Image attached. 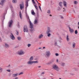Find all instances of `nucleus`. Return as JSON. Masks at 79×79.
Here are the masks:
<instances>
[{
  "instance_id": "obj_27",
  "label": "nucleus",
  "mask_w": 79,
  "mask_h": 79,
  "mask_svg": "<svg viewBox=\"0 0 79 79\" xmlns=\"http://www.w3.org/2000/svg\"><path fill=\"white\" fill-rule=\"evenodd\" d=\"M73 48H74L75 47H76V44L75 43L73 42Z\"/></svg>"
},
{
  "instance_id": "obj_20",
  "label": "nucleus",
  "mask_w": 79,
  "mask_h": 79,
  "mask_svg": "<svg viewBox=\"0 0 79 79\" xmlns=\"http://www.w3.org/2000/svg\"><path fill=\"white\" fill-rule=\"evenodd\" d=\"M62 5H63V2H60L59 3V5L60 6L61 8H62L63 6H62Z\"/></svg>"
},
{
  "instance_id": "obj_32",
  "label": "nucleus",
  "mask_w": 79,
  "mask_h": 79,
  "mask_svg": "<svg viewBox=\"0 0 79 79\" xmlns=\"http://www.w3.org/2000/svg\"><path fill=\"white\" fill-rule=\"evenodd\" d=\"M3 71V69L2 68V67H0V73H2Z\"/></svg>"
},
{
  "instance_id": "obj_5",
  "label": "nucleus",
  "mask_w": 79,
  "mask_h": 79,
  "mask_svg": "<svg viewBox=\"0 0 79 79\" xmlns=\"http://www.w3.org/2000/svg\"><path fill=\"white\" fill-rule=\"evenodd\" d=\"M23 31L24 32H28V30L27 29V26H25L23 28Z\"/></svg>"
},
{
  "instance_id": "obj_39",
  "label": "nucleus",
  "mask_w": 79,
  "mask_h": 79,
  "mask_svg": "<svg viewBox=\"0 0 79 79\" xmlns=\"http://www.w3.org/2000/svg\"><path fill=\"white\" fill-rule=\"evenodd\" d=\"M75 34H77V30H76L75 31Z\"/></svg>"
},
{
  "instance_id": "obj_51",
  "label": "nucleus",
  "mask_w": 79,
  "mask_h": 79,
  "mask_svg": "<svg viewBox=\"0 0 79 79\" xmlns=\"http://www.w3.org/2000/svg\"><path fill=\"white\" fill-rule=\"evenodd\" d=\"M15 79H19L18 77H16L15 78Z\"/></svg>"
},
{
  "instance_id": "obj_1",
  "label": "nucleus",
  "mask_w": 79,
  "mask_h": 79,
  "mask_svg": "<svg viewBox=\"0 0 79 79\" xmlns=\"http://www.w3.org/2000/svg\"><path fill=\"white\" fill-rule=\"evenodd\" d=\"M29 23L30 26V28L31 29L30 30V31H31V32H32V31H34V28L33 27L34 26V25L32 23L31 21H29Z\"/></svg>"
},
{
  "instance_id": "obj_47",
  "label": "nucleus",
  "mask_w": 79,
  "mask_h": 79,
  "mask_svg": "<svg viewBox=\"0 0 79 79\" xmlns=\"http://www.w3.org/2000/svg\"><path fill=\"white\" fill-rule=\"evenodd\" d=\"M7 71H8V72H10L11 71V70L10 69L7 70Z\"/></svg>"
},
{
  "instance_id": "obj_33",
  "label": "nucleus",
  "mask_w": 79,
  "mask_h": 79,
  "mask_svg": "<svg viewBox=\"0 0 79 79\" xmlns=\"http://www.w3.org/2000/svg\"><path fill=\"white\" fill-rule=\"evenodd\" d=\"M5 47H6V48H8L9 47L8 46V45L7 44H5Z\"/></svg>"
},
{
  "instance_id": "obj_52",
  "label": "nucleus",
  "mask_w": 79,
  "mask_h": 79,
  "mask_svg": "<svg viewBox=\"0 0 79 79\" xmlns=\"http://www.w3.org/2000/svg\"><path fill=\"white\" fill-rule=\"evenodd\" d=\"M55 45H57V43H56V42L55 43Z\"/></svg>"
},
{
  "instance_id": "obj_41",
  "label": "nucleus",
  "mask_w": 79,
  "mask_h": 79,
  "mask_svg": "<svg viewBox=\"0 0 79 79\" xmlns=\"http://www.w3.org/2000/svg\"><path fill=\"white\" fill-rule=\"evenodd\" d=\"M60 18H61V19H63V18H64L63 17V16H62V15H60Z\"/></svg>"
},
{
  "instance_id": "obj_53",
  "label": "nucleus",
  "mask_w": 79,
  "mask_h": 79,
  "mask_svg": "<svg viewBox=\"0 0 79 79\" xmlns=\"http://www.w3.org/2000/svg\"><path fill=\"white\" fill-rule=\"evenodd\" d=\"M56 61L57 63H58V60L56 59Z\"/></svg>"
},
{
  "instance_id": "obj_58",
  "label": "nucleus",
  "mask_w": 79,
  "mask_h": 79,
  "mask_svg": "<svg viewBox=\"0 0 79 79\" xmlns=\"http://www.w3.org/2000/svg\"><path fill=\"white\" fill-rule=\"evenodd\" d=\"M45 48V47H43V48L44 49Z\"/></svg>"
},
{
  "instance_id": "obj_24",
  "label": "nucleus",
  "mask_w": 79,
  "mask_h": 79,
  "mask_svg": "<svg viewBox=\"0 0 79 79\" xmlns=\"http://www.w3.org/2000/svg\"><path fill=\"white\" fill-rule=\"evenodd\" d=\"M28 1H27L26 2V8L27 9V6H28Z\"/></svg>"
},
{
  "instance_id": "obj_40",
  "label": "nucleus",
  "mask_w": 79,
  "mask_h": 79,
  "mask_svg": "<svg viewBox=\"0 0 79 79\" xmlns=\"http://www.w3.org/2000/svg\"><path fill=\"white\" fill-rule=\"evenodd\" d=\"M27 46L28 47H31V44H28L27 45Z\"/></svg>"
},
{
  "instance_id": "obj_50",
  "label": "nucleus",
  "mask_w": 79,
  "mask_h": 79,
  "mask_svg": "<svg viewBox=\"0 0 79 79\" xmlns=\"http://www.w3.org/2000/svg\"><path fill=\"white\" fill-rule=\"evenodd\" d=\"M0 41L2 42V38L0 37Z\"/></svg>"
},
{
  "instance_id": "obj_30",
  "label": "nucleus",
  "mask_w": 79,
  "mask_h": 79,
  "mask_svg": "<svg viewBox=\"0 0 79 79\" xmlns=\"http://www.w3.org/2000/svg\"><path fill=\"white\" fill-rule=\"evenodd\" d=\"M17 39L18 40H21V37H17Z\"/></svg>"
},
{
  "instance_id": "obj_49",
  "label": "nucleus",
  "mask_w": 79,
  "mask_h": 79,
  "mask_svg": "<svg viewBox=\"0 0 79 79\" xmlns=\"http://www.w3.org/2000/svg\"><path fill=\"white\" fill-rule=\"evenodd\" d=\"M68 44H69V45H71V42H69L68 43Z\"/></svg>"
},
{
  "instance_id": "obj_8",
  "label": "nucleus",
  "mask_w": 79,
  "mask_h": 79,
  "mask_svg": "<svg viewBox=\"0 0 79 79\" xmlns=\"http://www.w3.org/2000/svg\"><path fill=\"white\" fill-rule=\"evenodd\" d=\"M10 36L11 39H12V40H15V37L13 34L11 33Z\"/></svg>"
},
{
  "instance_id": "obj_54",
  "label": "nucleus",
  "mask_w": 79,
  "mask_h": 79,
  "mask_svg": "<svg viewBox=\"0 0 79 79\" xmlns=\"http://www.w3.org/2000/svg\"><path fill=\"white\" fill-rule=\"evenodd\" d=\"M35 0V1H36V2H37L38 3H39V2H38V1H37V0Z\"/></svg>"
},
{
  "instance_id": "obj_28",
  "label": "nucleus",
  "mask_w": 79,
  "mask_h": 79,
  "mask_svg": "<svg viewBox=\"0 0 79 79\" xmlns=\"http://www.w3.org/2000/svg\"><path fill=\"white\" fill-rule=\"evenodd\" d=\"M57 10H58V11H60V10H61V7H60V6H58L57 7Z\"/></svg>"
},
{
  "instance_id": "obj_59",
  "label": "nucleus",
  "mask_w": 79,
  "mask_h": 79,
  "mask_svg": "<svg viewBox=\"0 0 79 79\" xmlns=\"http://www.w3.org/2000/svg\"><path fill=\"white\" fill-rule=\"evenodd\" d=\"M29 0H27V2H29Z\"/></svg>"
},
{
  "instance_id": "obj_3",
  "label": "nucleus",
  "mask_w": 79,
  "mask_h": 79,
  "mask_svg": "<svg viewBox=\"0 0 79 79\" xmlns=\"http://www.w3.org/2000/svg\"><path fill=\"white\" fill-rule=\"evenodd\" d=\"M53 68L55 69L56 70V71H59V68H58V67L56 65H53Z\"/></svg>"
},
{
  "instance_id": "obj_63",
  "label": "nucleus",
  "mask_w": 79,
  "mask_h": 79,
  "mask_svg": "<svg viewBox=\"0 0 79 79\" xmlns=\"http://www.w3.org/2000/svg\"><path fill=\"white\" fill-rule=\"evenodd\" d=\"M1 4V3H0V5Z\"/></svg>"
},
{
  "instance_id": "obj_12",
  "label": "nucleus",
  "mask_w": 79,
  "mask_h": 79,
  "mask_svg": "<svg viewBox=\"0 0 79 79\" xmlns=\"http://www.w3.org/2000/svg\"><path fill=\"white\" fill-rule=\"evenodd\" d=\"M69 29L71 33H73L74 32V30L71 29L70 27H69Z\"/></svg>"
},
{
  "instance_id": "obj_55",
  "label": "nucleus",
  "mask_w": 79,
  "mask_h": 79,
  "mask_svg": "<svg viewBox=\"0 0 79 79\" xmlns=\"http://www.w3.org/2000/svg\"><path fill=\"white\" fill-rule=\"evenodd\" d=\"M42 74H45V73L44 72H43L42 73Z\"/></svg>"
},
{
  "instance_id": "obj_37",
  "label": "nucleus",
  "mask_w": 79,
  "mask_h": 79,
  "mask_svg": "<svg viewBox=\"0 0 79 79\" xmlns=\"http://www.w3.org/2000/svg\"><path fill=\"white\" fill-rule=\"evenodd\" d=\"M47 13H48L49 14H50V10H48L47 12Z\"/></svg>"
},
{
  "instance_id": "obj_16",
  "label": "nucleus",
  "mask_w": 79,
  "mask_h": 79,
  "mask_svg": "<svg viewBox=\"0 0 79 79\" xmlns=\"http://www.w3.org/2000/svg\"><path fill=\"white\" fill-rule=\"evenodd\" d=\"M44 36V35H43L42 34H40V35H39V39H42V37H43Z\"/></svg>"
},
{
  "instance_id": "obj_38",
  "label": "nucleus",
  "mask_w": 79,
  "mask_h": 79,
  "mask_svg": "<svg viewBox=\"0 0 79 79\" xmlns=\"http://www.w3.org/2000/svg\"><path fill=\"white\" fill-rule=\"evenodd\" d=\"M39 7L40 9V11L41 12H42V10L41 9V7H40V6H39Z\"/></svg>"
},
{
  "instance_id": "obj_57",
  "label": "nucleus",
  "mask_w": 79,
  "mask_h": 79,
  "mask_svg": "<svg viewBox=\"0 0 79 79\" xmlns=\"http://www.w3.org/2000/svg\"><path fill=\"white\" fill-rule=\"evenodd\" d=\"M41 48H39V49H41Z\"/></svg>"
},
{
  "instance_id": "obj_15",
  "label": "nucleus",
  "mask_w": 79,
  "mask_h": 79,
  "mask_svg": "<svg viewBox=\"0 0 79 79\" xmlns=\"http://www.w3.org/2000/svg\"><path fill=\"white\" fill-rule=\"evenodd\" d=\"M18 73L13 74L12 75V76L14 77H17L18 76Z\"/></svg>"
},
{
  "instance_id": "obj_44",
  "label": "nucleus",
  "mask_w": 79,
  "mask_h": 79,
  "mask_svg": "<svg viewBox=\"0 0 79 79\" xmlns=\"http://www.w3.org/2000/svg\"><path fill=\"white\" fill-rule=\"evenodd\" d=\"M55 55H56V56H59V54H58V53H56V54H55Z\"/></svg>"
},
{
  "instance_id": "obj_25",
  "label": "nucleus",
  "mask_w": 79,
  "mask_h": 79,
  "mask_svg": "<svg viewBox=\"0 0 79 79\" xmlns=\"http://www.w3.org/2000/svg\"><path fill=\"white\" fill-rule=\"evenodd\" d=\"M12 2L14 3H17V0H13Z\"/></svg>"
},
{
  "instance_id": "obj_10",
  "label": "nucleus",
  "mask_w": 79,
  "mask_h": 79,
  "mask_svg": "<svg viewBox=\"0 0 79 79\" xmlns=\"http://www.w3.org/2000/svg\"><path fill=\"white\" fill-rule=\"evenodd\" d=\"M10 8L12 9L11 11L12 13H13V15H15V14H14V10H13V6H12L11 5H10Z\"/></svg>"
},
{
  "instance_id": "obj_29",
  "label": "nucleus",
  "mask_w": 79,
  "mask_h": 79,
  "mask_svg": "<svg viewBox=\"0 0 79 79\" xmlns=\"http://www.w3.org/2000/svg\"><path fill=\"white\" fill-rule=\"evenodd\" d=\"M33 64V63H38L39 61H32Z\"/></svg>"
},
{
  "instance_id": "obj_48",
  "label": "nucleus",
  "mask_w": 79,
  "mask_h": 79,
  "mask_svg": "<svg viewBox=\"0 0 79 79\" xmlns=\"http://www.w3.org/2000/svg\"><path fill=\"white\" fill-rule=\"evenodd\" d=\"M3 19H5V17L4 15L3 16Z\"/></svg>"
},
{
  "instance_id": "obj_60",
  "label": "nucleus",
  "mask_w": 79,
  "mask_h": 79,
  "mask_svg": "<svg viewBox=\"0 0 79 79\" xmlns=\"http://www.w3.org/2000/svg\"><path fill=\"white\" fill-rule=\"evenodd\" d=\"M7 67H10V65H9L8 66H7Z\"/></svg>"
},
{
  "instance_id": "obj_9",
  "label": "nucleus",
  "mask_w": 79,
  "mask_h": 79,
  "mask_svg": "<svg viewBox=\"0 0 79 79\" xmlns=\"http://www.w3.org/2000/svg\"><path fill=\"white\" fill-rule=\"evenodd\" d=\"M19 6L20 7V10H22V9L24 8V4H20L19 5Z\"/></svg>"
},
{
  "instance_id": "obj_14",
  "label": "nucleus",
  "mask_w": 79,
  "mask_h": 79,
  "mask_svg": "<svg viewBox=\"0 0 79 79\" xmlns=\"http://www.w3.org/2000/svg\"><path fill=\"white\" fill-rule=\"evenodd\" d=\"M27 64H33L32 61L30 60L28 62H27Z\"/></svg>"
},
{
  "instance_id": "obj_18",
  "label": "nucleus",
  "mask_w": 79,
  "mask_h": 79,
  "mask_svg": "<svg viewBox=\"0 0 79 79\" xmlns=\"http://www.w3.org/2000/svg\"><path fill=\"white\" fill-rule=\"evenodd\" d=\"M38 23V20L37 19H35L34 21V24H35Z\"/></svg>"
},
{
  "instance_id": "obj_11",
  "label": "nucleus",
  "mask_w": 79,
  "mask_h": 79,
  "mask_svg": "<svg viewBox=\"0 0 79 79\" xmlns=\"http://www.w3.org/2000/svg\"><path fill=\"white\" fill-rule=\"evenodd\" d=\"M63 2L64 6L65 7H67V2H66V1H64Z\"/></svg>"
},
{
  "instance_id": "obj_26",
  "label": "nucleus",
  "mask_w": 79,
  "mask_h": 79,
  "mask_svg": "<svg viewBox=\"0 0 79 79\" xmlns=\"http://www.w3.org/2000/svg\"><path fill=\"white\" fill-rule=\"evenodd\" d=\"M60 64L62 66H64L65 64L64 63H60Z\"/></svg>"
},
{
  "instance_id": "obj_7",
  "label": "nucleus",
  "mask_w": 79,
  "mask_h": 79,
  "mask_svg": "<svg viewBox=\"0 0 79 79\" xmlns=\"http://www.w3.org/2000/svg\"><path fill=\"white\" fill-rule=\"evenodd\" d=\"M51 30H50V27H48L47 30L46 31V34H48L50 33Z\"/></svg>"
},
{
  "instance_id": "obj_61",
  "label": "nucleus",
  "mask_w": 79,
  "mask_h": 79,
  "mask_svg": "<svg viewBox=\"0 0 79 79\" xmlns=\"http://www.w3.org/2000/svg\"><path fill=\"white\" fill-rule=\"evenodd\" d=\"M49 16H52V15H49Z\"/></svg>"
},
{
  "instance_id": "obj_17",
  "label": "nucleus",
  "mask_w": 79,
  "mask_h": 79,
  "mask_svg": "<svg viewBox=\"0 0 79 79\" xmlns=\"http://www.w3.org/2000/svg\"><path fill=\"white\" fill-rule=\"evenodd\" d=\"M67 40L68 42H69V35H67Z\"/></svg>"
},
{
  "instance_id": "obj_2",
  "label": "nucleus",
  "mask_w": 79,
  "mask_h": 79,
  "mask_svg": "<svg viewBox=\"0 0 79 79\" xmlns=\"http://www.w3.org/2000/svg\"><path fill=\"white\" fill-rule=\"evenodd\" d=\"M45 53L46 57H49L50 56V52L49 51H46Z\"/></svg>"
},
{
  "instance_id": "obj_34",
  "label": "nucleus",
  "mask_w": 79,
  "mask_h": 79,
  "mask_svg": "<svg viewBox=\"0 0 79 79\" xmlns=\"http://www.w3.org/2000/svg\"><path fill=\"white\" fill-rule=\"evenodd\" d=\"M48 35V37H50L51 35V34L50 33H47Z\"/></svg>"
},
{
  "instance_id": "obj_31",
  "label": "nucleus",
  "mask_w": 79,
  "mask_h": 79,
  "mask_svg": "<svg viewBox=\"0 0 79 79\" xmlns=\"http://www.w3.org/2000/svg\"><path fill=\"white\" fill-rule=\"evenodd\" d=\"M31 13L32 15H35V13H34V11L33 10L31 11Z\"/></svg>"
},
{
  "instance_id": "obj_21",
  "label": "nucleus",
  "mask_w": 79,
  "mask_h": 79,
  "mask_svg": "<svg viewBox=\"0 0 79 79\" xmlns=\"http://www.w3.org/2000/svg\"><path fill=\"white\" fill-rule=\"evenodd\" d=\"M19 17L21 19H22V14H21V12L20 11L19 12Z\"/></svg>"
},
{
  "instance_id": "obj_43",
  "label": "nucleus",
  "mask_w": 79,
  "mask_h": 79,
  "mask_svg": "<svg viewBox=\"0 0 79 79\" xmlns=\"http://www.w3.org/2000/svg\"><path fill=\"white\" fill-rule=\"evenodd\" d=\"M32 1L33 3H34V4H35V1H34V0H32Z\"/></svg>"
},
{
  "instance_id": "obj_46",
  "label": "nucleus",
  "mask_w": 79,
  "mask_h": 79,
  "mask_svg": "<svg viewBox=\"0 0 79 79\" xmlns=\"http://www.w3.org/2000/svg\"><path fill=\"white\" fill-rule=\"evenodd\" d=\"M25 13H26V15H27V8H26V12H25Z\"/></svg>"
},
{
  "instance_id": "obj_56",
  "label": "nucleus",
  "mask_w": 79,
  "mask_h": 79,
  "mask_svg": "<svg viewBox=\"0 0 79 79\" xmlns=\"http://www.w3.org/2000/svg\"><path fill=\"white\" fill-rule=\"evenodd\" d=\"M41 66H38V68H41Z\"/></svg>"
},
{
  "instance_id": "obj_35",
  "label": "nucleus",
  "mask_w": 79,
  "mask_h": 79,
  "mask_svg": "<svg viewBox=\"0 0 79 79\" xmlns=\"http://www.w3.org/2000/svg\"><path fill=\"white\" fill-rule=\"evenodd\" d=\"M35 8L37 10H38V7L35 5Z\"/></svg>"
},
{
  "instance_id": "obj_45",
  "label": "nucleus",
  "mask_w": 79,
  "mask_h": 79,
  "mask_svg": "<svg viewBox=\"0 0 79 79\" xmlns=\"http://www.w3.org/2000/svg\"><path fill=\"white\" fill-rule=\"evenodd\" d=\"M18 27H20V26H19V23H18Z\"/></svg>"
},
{
  "instance_id": "obj_4",
  "label": "nucleus",
  "mask_w": 79,
  "mask_h": 79,
  "mask_svg": "<svg viewBox=\"0 0 79 79\" xmlns=\"http://www.w3.org/2000/svg\"><path fill=\"white\" fill-rule=\"evenodd\" d=\"M13 21L12 20H11L9 22L8 25L9 27H11V26H12V24H13Z\"/></svg>"
},
{
  "instance_id": "obj_6",
  "label": "nucleus",
  "mask_w": 79,
  "mask_h": 79,
  "mask_svg": "<svg viewBox=\"0 0 79 79\" xmlns=\"http://www.w3.org/2000/svg\"><path fill=\"white\" fill-rule=\"evenodd\" d=\"M24 53H25L22 50H21L19 52V55H24Z\"/></svg>"
},
{
  "instance_id": "obj_36",
  "label": "nucleus",
  "mask_w": 79,
  "mask_h": 79,
  "mask_svg": "<svg viewBox=\"0 0 79 79\" xmlns=\"http://www.w3.org/2000/svg\"><path fill=\"white\" fill-rule=\"evenodd\" d=\"M23 72H20L19 74V75H22V74H23Z\"/></svg>"
},
{
  "instance_id": "obj_62",
  "label": "nucleus",
  "mask_w": 79,
  "mask_h": 79,
  "mask_svg": "<svg viewBox=\"0 0 79 79\" xmlns=\"http://www.w3.org/2000/svg\"><path fill=\"white\" fill-rule=\"evenodd\" d=\"M59 79H61V78H59Z\"/></svg>"
},
{
  "instance_id": "obj_19",
  "label": "nucleus",
  "mask_w": 79,
  "mask_h": 79,
  "mask_svg": "<svg viewBox=\"0 0 79 79\" xmlns=\"http://www.w3.org/2000/svg\"><path fill=\"white\" fill-rule=\"evenodd\" d=\"M26 17L27 18V19L28 20V21H31V20H30V19H29V17L28 15H27V14H26Z\"/></svg>"
},
{
  "instance_id": "obj_23",
  "label": "nucleus",
  "mask_w": 79,
  "mask_h": 79,
  "mask_svg": "<svg viewBox=\"0 0 79 79\" xmlns=\"http://www.w3.org/2000/svg\"><path fill=\"white\" fill-rule=\"evenodd\" d=\"M73 3L75 5H77V3H78V2H77L76 1H73Z\"/></svg>"
},
{
  "instance_id": "obj_22",
  "label": "nucleus",
  "mask_w": 79,
  "mask_h": 79,
  "mask_svg": "<svg viewBox=\"0 0 79 79\" xmlns=\"http://www.w3.org/2000/svg\"><path fill=\"white\" fill-rule=\"evenodd\" d=\"M33 60H34V57H33V56H31L29 60H30V61H32Z\"/></svg>"
},
{
  "instance_id": "obj_13",
  "label": "nucleus",
  "mask_w": 79,
  "mask_h": 79,
  "mask_svg": "<svg viewBox=\"0 0 79 79\" xmlns=\"http://www.w3.org/2000/svg\"><path fill=\"white\" fill-rule=\"evenodd\" d=\"M6 1V0H2L1 1V5H2V6H3V5L4 4V3H5V2Z\"/></svg>"
},
{
  "instance_id": "obj_64",
  "label": "nucleus",
  "mask_w": 79,
  "mask_h": 79,
  "mask_svg": "<svg viewBox=\"0 0 79 79\" xmlns=\"http://www.w3.org/2000/svg\"><path fill=\"white\" fill-rule=\"evenodd\" d=\"M63 11L64 12V10H63Z\"/></svg>"
},
{
  "instance_id": "obj_42",
  "label": "nucleus",
  "mask_w": 79,
  "mask_h": 79,
  "mask_svg": "<svg viewBox=\"0 0 79 79\" xmlns=\"http://www.w3.org/2000/svg\"><path fill=\"white\" fill-rule=\"evenodd\" d=\"M16 31L17 32V33H16L17 35H18L19 34L18 31L16 30Z\"/></svg>"
}]
</instances>
